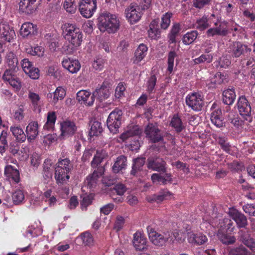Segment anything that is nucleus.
<instances>
[{
  "label": "nucleus",
  "mask_w": 255,
  "mask_h": 255,
  "mask_svg": "<svg viewBox=\"0 0 255 255\" xmlns=\"http://www.w3.org/2000/svg\"><path fill=\"white\" fill-rule=\"evenodd\" d=\"M147 231L151 242L158 247H165L167 244H173L175 241L182 243L185 238L182 231L176 230L172 232L168 231L157 232L151 226H148Z\"/></svg>",
  "instance_id": "f257e3e1"
},
{
  "label": "nucleus",
  "mask_w": 255,
  "mask_h": 255,
  "mask_svg": "<svg viewBox=\"0 0 255 255\" xmlns=\"http://www.w3.org/2000/svg\"><path fill=\"white\" fill-rule=\"evenodd\" d=\"M63 32L66 39L71 45L70 49H67L68 54L72 53L77 47L79 46L82 41V33L79 28L75 25L65 23L62 26Z\"/></svg>",
  "instance_id": "f03ea898"
},
{
  "label": "nucleus",
  "mask_w": 255,
  "mask_h": 255,
  "mask_svg": "<svg viewBox=\"0 0 255 255\" xmlns=\"http://www.w3.org/2000/svg\"><path fill=\"white\" fill-rule=\"evenodd\" d=\"M98 28L102 32L116 33L120 28V21L118 16L114 14L105 12L98 18Z\"/></svg>",
  "instance_id": "7ed1b4c3"
},
{
  "label": "nucleus",
  "mask_w": 255,
  "mask_h": 255,
  "mask_svg": "<svg viewBox=\"0 0 255 255\" xmlns=\"http://www.w3.org/2000/svg\"><path fill=\"white\" fill-rule=\"evenodd\" d=\"M122 115V111L119 109H115L109 115L107 120V125L111 132L116 133L118 132L121 124Z\"/></svg>",
  "instance_id": "20e7f679"
},
{
  "label": "nucleus",
  "mask_w": 255,
  "mask_h": 255,
  "mask_svg": "<svg viewBox=\"0 0 255 255\" xmlns=\"http://www.w3.org/2000/svg\"><path fill=\"white\" fill-rule=\"evenodd\" d=\"M97 9V0H81L79 3V10L85 18H90Z\"/></svg>",
  "instance_id": "39448f33"
},
{
  "label": "nucleus",
  "mask_w": 255,
  "mask_h": 255,
  "mask_svg": "<svg viewBox=\"0 0 255 255\" xmlns=\"http://www.w3.org/2000/svg\"><path fill=\"white\" fill-rule=\"evenodd\" d=\"M203 96L199 92L189 94L186 97L187 105L195 111H200L204 105Z\"/></svg>",
  "instance_id": "423d86ee"
},
{
  "label": "nucleus",
  "mask_w": 255,
  "mask_h": 255,
  "mask_svg": "<svg viewBox=\"0 0 255 255\" xmlns=\"http://www.w3.org/2000/svg\"><path fill=\"white\" fill-rule=\"evenodd\" d=\"M146 137L152 143H156L163 140V136L156 125L149 123L145 128Z\"/></svg>",
  "instance_id": "0eeeda50"
},
{
  "label": "nucleus",
  "mask_w": 255,
  "mask_h": 255,
  "mask_svg": "<svg viewBox=\"0 0 255 255\" xmlns=\"http://www.w3.org/2000/svg\"><path fill=\"white\" fill-rule=\"evenodd\" d=\"M237 108L240 114L247 121H252V108L248 100L245 96H241L238 99Z\"/></svg>",
  "instance_id": "6e6552de"
},
{
  "label": "nucleus",
  "mask_w": 255,
  "mask_h": 255,
  "mask_svg": "<svg viewBox=\"0 0 255 255\" xmlns=\"http://www.w3.org/2000/svg\"><path fill=\"white\" fill-rule=\"evenodd\" d=\"M15 37L14 30L7 22H0V45L5 41L10 42Z\"/></svg>",
  "instance_id": "1a4fd4ad"
},
{
  "label": "nucleus",
  "mask_w": 255,
  "mask_h": 255,
  "mask_svg": "<svg viewBox=\"0 0 255 255\" xmlns=\"http://www.w3.org/2000/svg\"><path fill=\"white\" fill-rule=\"evenodd\" d=\"M15 37L14 30L7 22H0V45L5 41L10 42Z\"/></svg>",
  "instance_id": "9d476101"
},
{
  "label": "nucleus",
  "mask_w": 255,
  "mask_h": 255,
  "mask_svg": "<svg viewBox=\"0 0 255 255\" xmlns=\"http://www.w3.org/2000/svg\"><path fill=\"white\" fill-rule=\"evenodd\" d=\"M147 167L154 171L165 173L166 172V163L159 156L150 157L147 159Z\"/></svg>",
  "instance_id": "9b49d317"
},
{
  "label": "nucleus",
  "mask_w": 255,
  "mask_h": 255,
  "mask_svg": "<svg viewBox=\"0 0 255 255\" xmlns=\"http://www.w3.org/2000/svg\"><path fill=\"white\" fill-rule=\"evenodd\" d=\"M21 66L23 71L29 77L33 79H37L39 78L40 75L39 69L33 67L28 59H23L21 62Z\"/></svg>",
  "instance_id": "f8f14e48"
},
{
  "label": "nucleus",
  "mask_w": 255,
  "mask_h": 255,
  "mask_svg": "<svg viewBox=\"0 0 255 255\" xmlns=\"http://www.w3.org/2000/svg\"><path fill=\"white\" fill-rule=\"evenodd\" d=\"M126 17L130 23L137 22L141 16L140 8L134 5H130L125 11Z\"/></svg>",
  "instance_id": "ddd939ff"
},
{
  "label": "nucleus",
  "mask_w": 255,
  "mask_h": 255,
  "mask_svg": "<svg viewBox=\"0 0 255 255\" xmlns=\"http://www.w3.org/2000/svg\"><path fill=\"white\" fill-rule=\"evenodd\" d=\"M61 136L63 138L73 135L77 130V127L74 122L66 120L60 124Z\"/></svg>",
  "instance_id": "4468645a"
},
{
  "label": "nucleus",
  "mask_w": 255,
  "mask_h": 255,
  "mask_svg": "<svg viewBox=\"0 0 255 255\" xmlns=\"http://www.w3.org/2000/svg\"><path fill=\"white\" fill-rule=\"evenodd\" d=\"M62 65L64 68L72 74L77 73L81 68L79 61L73 58H65L63 59Z\"/></svg>",
  "instance_id": "2eb2a0df"
},
{
  "label": "nucleus",
  "mask_w": 255,
  "mask_h": 255,
  "mask_svg": "<svg viewBox=\"0 0 255 255\" xmlns=\"http://www.w3.org/2000/svg\"><path fill=\"white\" fill-rule=\"evenodd\" d=\"M251 51V49L247 45L239 41L234 42L231 47V53L234 57H239Z\"/></svg>",
  "instance_id": "dca6fc26"
},
{
  "label": "nucleus",
  "mask_w": 255,
  "mask_h": 255,
  "mask_svg": "<svg viewBox=\"0 0 255 255\" xmlns=\"http://www.w3.org/2000/svg\"><path fill=\"white\" fill-rule=\"evenodd\" d=\"M77 101L87 106H91L95 101L94 92L92 94L87 90H80L77 93Z\"/></svg>",
  "instance_id": "f3484780"
},
{
  "label": "nucleus",
  "mask_w": 255,
  "mask_h": 255,
  "mask_svg": "<svg viewBox=\"0 0 255 255\" xmlns=\"http://www.w3.org/2000/svg\"><path fill=\"white\" fill-rule=\"evenodd\" d=\"M111 93L110 85L103 83L99 88L94 92V98H96L100 102L108 99Z\"/></svg>",
  "instance_id": "a211bd4d"
},
{
  "label": "nucleus",
  "mask_w": 255,
  "mask_h": 255,
  "mask_svg": "<svg viewBox=\"0 0 255 255\" xmlns=\"http://www.w3.org/2000/svg\"><path fill=\"white\" fill-rule=\"evenodd\" d=\"M132 244L137 251H143L147 247L146 238L139 232H136L133 234Z\"/></svg>",
  "instance_id": "6ab92c4d"
},
{
  "label": "nucleus",
  "mask_w": 255,
  "mask_h": 255,
  "mask_svg": "<svg viewBox=\"0 0 255 255\" xmlns=\"http://www.w3.org/2000/svg\"><path fill=\"white\" fill-rule=\"evenodd\" d=\"M229 215L236 222L239 228H244L247 225V219L246 216L237 210L230 209Z\"/></svg>",
  "instance_id": "aec40b11"
},
{
  "label": "nucleus",
  "mask_w": 255,
  "mask_h": 255,
  "mask_svg": "<svg viewBox=\"0 0 255 255\" xmlns=\"http://www.w3.org/2000/svg\"><path fill=\"white\" fill-rule=\"evenodd\" d=\"M14 72L10 70H5L3 75V79L8 83L16 90H19L21 87L19 80L14 75Z\"/></svg>",
  "instance_id": "412c9836"
},
{
  "label": "nucleus",
  "mask_w": 255,
  "mask_h": 255,
  "mask_svg": "<svg viewBox=\"0 0 255 255\" xmlns=\"http://www.w3.org/2000/svg\"><path fill=\"white\" fill-rule=\"evenodd\" d=\"M104 169L102 167L95 170L92 174L86 178L84 182L85 185L90 189L95 187L97 185L98 179L102 175Z\"/></svg>",
  "instance_id": "4be33fe9"
},
{
  "label": "nucleus",
  "mask_w": 255,
  "mask_h": 255,
  "mask_svg": "<svg viewBox=\"0 0 255 255\" xmlns=\"http://www.w3.org/2000/svg\"><path fill=\"white\" fill-rule=\"evenodd\" d=\"M239 234L242 242L255 253V240L251 237L249 231L246 229L242 230Z\"/></svg>",
  "instance_id": "5701e85b"
},
{
  "label": "nucleus",
  "mask_w": 255,
  "mask_h": 255,
  "mask_svg": "<svg viewBox=\"0 0 255 255\" xmlns=\"http://www.w3.org/2000/svg\"><path fill=\"white\" fill-rule=\"evenodd\" d=\"M37 0H20L19 5V9L23 12L30 13L37 8Z\"/></svg>",
  "instance_id": "b1692460"
},
{
  "label": "nucleus",
  "mask_w": 255,
  "mask_h": 255,
  "mask_svg": "<svg viewBox=\"0 0 255 255\" xmlns=\"http://www.w3.org/2000/svg\"><path fill=\"white\" fill-rule=\"evenodd\" d=\"M4 174L10 182L17 183L19 181V174L18 171L16 169H14L10 165H8L5 166Z\"/></svg>",
  "instance_id": "393cba45"
},
{
  "label": "nucleus",
  "mask_w": 255,
  "mask_h": 255,
  "mask_svg": "<svg viewBox=\"0 0 255 255\" xmlns=\"http://www.w3.org/2000/svg\"><path fill=\"white\" fill-rule=\"evenodd\" d=\"M163 173V175L158 173H153L151 177L152 182L154 183H161L164 185L166 184L167 182H172L171 174L166 172Z\"/></svg>",
  "instance_id": "a878e982"
},
{
  "label": "nucleus",
  "mask_w": 255,
  "mask_h": 255,
  "mask_svg": "<svg viewBox=\"0 0 255 255\" xmlns=\"http://www.w3.org/2000/svg\"><path fill=\"white\" fill-rule=\"evenodd\" d=\"M171 193L166 189L161 190L158 195L154 194L151 196L146 197V199L148 202L153 201L157 203L160 202L164 200L168 199L170 198Z\"/></svg>",
  "instance_id": "bb28decb"
},
{
  "label": "nucleus",
  "mask_w": 255,
  "mask_h": 255,
  "mask_svg": "<svg viewBox=\"0 0 255 255\" xmlns=\"http://www.w3.org/2000/svg\"><path fill=\"white\" fill-rule=\"evenodd\" d=\"M5 63L8 69L6 70H10L14 72L18 69V60L13 52L10 51L7 53L5 57Z\"/></svg>",
  "instance_id": "cd10ccee"
},
{
  "label": "nucleus",
  "mask_w": 255,
  "mask_h": 255,
  "mask_svg": "<svg viewBox=\"0 0 255 255\" xmlns=\"http://www.w3.org/2000/svg\"><path fill=\"white\" fill-rule=\"evenodd\" d=\"M188 242L194 245H202L207 242V238L202 233L195 234L192 232L188 234Z\"/></svg>",
  "instance_id": "c85d7f7f"
},
{
  "label": "nucleus",
  "mask_w": 255,
  "mask_h": 255,
  "mask_svg": "<svg viewBox=\"0 0 255 255\" xmlns=\"http://www.w3.org/2000/svg\"><path fill=\"white\" fill-rule=\"evenodd\" d=\"M71 172L57 167L55 168V178L58 184L66 183L70 178Z\"/></svg>",
  "instance_id": "c756f323"
},
{
  "label": "nucleus",
  "mask_w": 255,
  "mask_h": 255,
  "mask_svg": "<svg viewBox=\"0 0 255 255\" xmlns=\"http://www.w3.org/2000/svg\"><path fill=\"white\" fill-rule=\"evenodd\" d=\"M38 125L36 122H32L27 126L26 132L29 141H31L37 137L38 134Z\"/></svg>",
  "instance_id": "7c9ffc66"
},
{
  "label": "nucleus",
  "mask_w": 255,
  "mask_h": 255,
  "mask_svg": "<svg viewBox=\"0 0 255 255\" xmlns=\"http://www.w3.org/2000/svg\"><path fill=\"white\" fill-rule=\"evenodd\" d=\"M148 48L146 45L140 44L134 52L133 62L137 64L140 62L147 54Z\"/></svg>",
  "instance_id": "2f4dec72"
},
{
  "label": "nucleus",
  "mask_w": 255,
  "mask_h": 255,
  "mask_svg": "<svg viewBox=\"0 0 255 255\" xmlns=\"http://www.w3.org/2000/svg\"><path fill=\"white\" fill-rule=\"evenodd\" d=\"M225 77V76L221 73L218 72L206 81V85L209 88H215L218 85H220L224 82Z\"/></svg>",
  "instance_id": "473e14b6"
},
{
  "label": "nucleus",
  "mask_w": 255,
  "mask_h": 255,
  "mask_svg": "<svg viewBox=\"0 0 255 255\" xmlns=\"http://www.w3.org/2000/svg\"><path fill=\"white\" fill-rule=\"evenodd\" d=\"M36 26L30 22L23 23L20 28V34L23 37L34 35L36 33Z\"/></svg>",
  "instance_id": "72a5a7b5"
},
{
  "label": "nucleus",
  "mask_w": 255,
  "mask_h": 255,
  "mask_svg": "<svg viewBox=\"0 0 255 255\" xmlns=\"http://www.w3.org/2000/svg\"><path fill=\"white\" fill-rule=\"evenodd\" d=\"M211 121L217 128L223 126L224 122L222 118V111L220 109H217L214 111L211 114Z\"/></svg>",
  "instance_id": "f704fd0d"
},
{
  "label": "nucleus",
  "mask_w": 255,
  "mask_h": 255,
  "mask_svg": "<svg viewBox=\"0 0 255 255\" xmlns=\"http://www.w3.org/2000/svg\"><path fill=\"white\" fill-rule=\"evenodd\" d=\"M236 97V95L234 89H229L223 92V101L226 105H232L235 101Z\"/></svg>",
  "instance_id": "c9c22d12"
},
{
  "label": "nucleus",
  "mask_w": 255,
  "mask_h": 255,
  "mask_svg": "<svg viewBox=\"0 0 255 255\" xmlns=\"http://www.w3.org/2000/svg\"><path fill=\"white\" fill-rule=\"evenodd\" d=\"M127 166V158L124 155L119 156L112 167L114 173H118Z\"/></svg>",
  "instance_id": "e433bc0d"
},
{
  "label": "nucleus",
  "mask_w": 255,
  "mask_h": 255,
  "mask_svg": "<svg viewBox=\"0 0 255 255\" xmlns=\"http://www.w3.org/2000/svg\"><path fill=\"white\" fill-rule=\"evenodd\" d=\"M28 97L30 100L34 111L40 113L41 111L40 108V97L38 94L29 91L28 94Z\"/></svg>",
  "instance_id": "4c0bfd02"
},
{
  "label": "nucleus",
  "mask_w": 255,
  "mask_h": 255,
  "mask_svg": "<svg viewBox=\"0 0 255 255\" xmlns=\"http://www.w3.org/2000/svg\"><path fill=\"white\" fill-rule=\"evenodd\" d=\"M141 133V130L138 126H134L131 129L121 134L120 138L125 141L129 138L139 134Z\"/></svg>",
  "instance_id": "58836bf2"
},
{
  "label": "nucleus",
  "mask_w": 255,
  "mask_h": 255,
  "mask_svg": "<svg viewBox=\"0 0 255 255\" xmlns=\"http://www.w3.org/2000/svg\"><path fill=\"white\" fill-rule=\"evenodd\" d=\"M195 25L196 28L200 31L204 30L209 27L211 24L208 16L204 15L202 17L197 19Z\"/></svg>",
  "instance_id": "ea45409f"
},
{
  "label": "nucleus",
  "mask_w": 255,
  "mask_h": 255,
  "mask_svg": "<svg viewBox=\"0 0 255 255\" xmlns=\"http://www.w3.org/2000/svg\"><path fill=\"white\" fill-rule=\"evenodd\" d=\"M56 120L55 113L53 112H49L47 116V121L43 126L44 129L47 130H52L55 126Z\"/></svg>",
  "instance_id": "a19ab883"
},
{
  "label": "nucleus",
  "mask_w": 255,
  "mask_h": 255,
  "mask_svg": "<svg viewBox=\"0 0 255 255\" xmlns=\"http://www.w3.org/2000/svg\"><path fill=\"white\" fill-rule=\"evenodd\" d=\"M10 130L17 141L23 142L25 140L26 135L22 128L19 127H11Z\"/></svg>",
  "instance_id": "79ce46f5"
},
{
  "label": "nucleus",
  "mask_w": 255,
  "mask_h": 255,
  "mask_svg": "<svg viewBox=\"0 0 255 255\" xmlns=\"http://www.w3.org/2000/svg\"><path fill=\"white\" fill-rule=\"evenodd\" d=\"M215 27L218 33V36H224L229 33V29L226 21H221L215 23Z\"/></svg>",
  "instance_id": "37998d69"
},
{
  "label": "nucleus",
  "mask_w": 255,
  "mask_h": 255,
  "mask_svg": "<svg viewBox=\"0 0 255 255\" xmlns=\"http://www.w3.org/2000/svg\"><path fill=\"white\" fill-rule=\"evenodd\" d=\"M56 167L63 170H65L66 171L70 172H71L73 167L72 163L67 158L59 159L56 164Z\"/></svg>",
  "instance_id": "c03bdc74"
},
{
  "label": "nucleus",
  "mask_w": 255,
  "mask_h": 255,
  "mask_svg": "<svg viewBox=\"0 0 255 255\" xmlns=\"http://www.w3.org/2000/svg\"><path fill=\"white\" fill-rule=\"evenodd\" d=\"M157 21L153 20L149 25V29L148 30V36L152 39H156L160 36V31L157 28Z\"/></svg>",
  "instance_id": "a18cd8bd"
},
{
  "label": "nucleus",
  "mask_w": 255,
  "mask_h": 255,
  "mask_svg": "<svg viewBox=\"0 0 255 255\" xmlns=\"http://www.w3.org/2000/svg\"><path fill=\"white\" fill-rule=\"evenodd\" d=\"M12 199L14 204H19L22 202L24 199L23 189L20 187L15 190L12 195Z\"/></svg>",
  "instance_id": "49530a36"
},
{
  "label": "nucleus",
  "mask_w": 255,
  "mask_h": 255,
  "mask_svg": "<svg viewBox=\"0 0 255 255\" xmlns=\"http://www.w3.org/2000/svg\"><path fill=\"white\" fill-rule=\"evenodd\" d=\"M44 48L40 46H36L35 47H30L25 49V52L32 56H37L38 57H42L44 54Z\"/></svg>",
  "instance_id": "de8ad7c7"
},
{
  "label": "nucleus",
  "mask_w": 255,
  "mask_h": 255,
  "mask_svg": "<svg viewBox=\"0 0 255 255\" xmlns=\"http://www.w3.org/2000/svg\"><path fill=\"white\" fill-rule=\"evenodd\" d=\"M103 131L102 124L98 121H93L91 123L89 134L91 136H97Z\"/></svg>",
  "instance_id": "09e8293b"
},
{
  "label": "nucleus",
  "mask_w": 255,
  "mask_h": 255,
  "mask_svg": "<svg viewBox=\"0 0 255 255\" xmlns=\"http://www.w3.org/2000/svg\"><path fill=\"white\" fill-rule=\"evenodd\" d=\"M176 57L177 54L174 50L169 52L168 55L167 68V72L169 74H171L175 68V66L174 65V60Z\"/></svg>",
  "instance_id": "8fccbe9b"
},
{
  "label": "nucleus",
  "mask_w": 255,
  "mask_h": 255,
  "mask_svg": "<svg viewBox=\"0 0 255 255\" xmlns=\"http://www.w3.org/2000/svg\"><path fill=\"white\" fill-rule=\"evenodd\" d=\"M198 33L196 30L191 31L186 33L182 38V41L185 45L192 43L197 38Z\"/></svg>",
  "instance_id": "3c124183"
},
{
  "label": "nucleus",
  "mask_w": 255,
  "mask_h": 255,
  "mask_svg": "<svg viewBox=\"0 0 255 255\" xmlns=\"http://www.w3.org/2000/svg\"><path fill=\"white\" fill-rule=\"evenodd\" d=\"M145 158L144 157L137 158L133 160V164L132 165L131 174L135 175L138 171L142 169V166L145 163Z\"/></svg>",
  "instance_id": "603ef678"
},
{
  "label": "nucleus",
  "mask_w": 255,
  "mask_h": 255,
  "mask_svg": "<svg viewBox=\"0 0 255 255\" xmlns=\"http://www.w3.org/2000/svg\"><path fill=\"white\" fill-rule=\"evenodd\" d=\"M53 167L52 165L51 160L46 159L43 164V174L44 176L46 178H50L52 176Z\"/></svg>",
  "instance_id": "864d4df0"
},
{
  "label": "nucleus",
  "mask_w": 255,
  "mask_h": 255,
  "mask_svg": "<svg viewBox=\"0 0 255 255\" xmlns=\"http://www.w3.org/2000/svg\"><path fill=\"white\" fill-rule=\"evenodd\" d=\"M170 125L178 132L181 131L184 128L181 120L177 115H174L171 120Z\"/></svg>",
  "instance_id": "5fc2aeb1"
},
{
  "label": "nucleus",
  "mask_w": 255,
  "mask_h": 255,
  "mask_svg": "<svg viewBox=\"0 0 255 255\" xmlns=\"http://www.w3.org/2000/svg\"><path fill=\"white\" fill-rule=\"evenodd\" d=\"M106 153L104 150H98L96 154L94 156V157L91 162V166L93 168H96L99 164H100L103 159L105 157Z\"/></svg>",
  "instance_id": "6e6d98bb"
},
{
  "label": "nucleus",
  "mask_w": 255,
  "mask_h": 255,
  "mask_svg": "<svg viewBox=\"0 0 255 255\" xmlns=\"http://www.w3.org/2000/svg\"><path fill=\"white\" fill-rule=\"evenodd\" d=\"M217 236L218 239L224 244H232L236 241V239L234 236H228L221 231L218 232Z\"/></svg>",
  "instance_id": "4d7b16f0"
},
{
  "label": "nucleus",
  "mask_w": 255,
  "mask_h": 255,
  "mask_svg": "<svg viewBox=\"0 0 255 255\" xmlns=\"http://www.w3.org/2000/svg\"><path fill=\"white\" fill-rule=\"evenodd\" d=\"M53 98L52 102L56 104L58 100L63 99L66 95L65 89L62 87H57L55 91L53 92Z\"/></svg>",
  "instance_id": "13d9d810"
},
{
  "label": "nucleus",
  "mask_w": 255,
  "mask_h": 255,
  "mask_svg": "<svg viewBox=\"0 0 255 255\" xmlns=\"http://www.w3.org/2000/svg\"><path fill=\"white\" fill-rule=\"evenodd\" d=\"M63 7L66 11L69 13H74L76 11L77 6L75 0H65Z\"/></svg>",
  "instance_id": "bf43d9fd"
},
{
  "label": "nucleus",
  "mask_w": 255,
  "mask_h": 255,
  "mask_svg": "<svg viewBox=\"0 0 255 255\" xmlns=\"http://www.w3.org/2000/svg\"><path fill=\"white\" fill-rule=\"evenodd\" d=\"M46 39L48 40V46L51 51H54L58 46L57 39L55 36L48 33L45 35Z\"/></svg>",
  "instance_id": "052dcab7"
},
{
  "label": "nucleus",
  "mask_w": 255,
  "mask_h": 255,
  "mask_svg": "<svg viewBox=\"0 0 255 255\" xmlns=\"http://www.w3.org/2000/svg\"><path fill=\"white\" fill-rule=\"evenodd\" d=\"M7 133L6 131H2L0 135V153L2 154L5 151V147L7 145Z\"/></svg>",
  "instance_id": "680f3d73"
},
{
  "label": "nucleus",
  "mask_w": 255,
  "mask_h": 255,
  "mask_svg": "<svg viewBox=\"0 0 255 255\" xmlns=\"http://www.w3.org/2000/svg\"><path fill=\"white\" fill-rule=\"evenodd\" d=\"M172 16V13L166 12L163 15L162 17V22L160 24L161 28L163 29H167L170 23V18Z\"/></svg>",
  "instance_id": "e2e57ef3"
},
{
  "label": "nucleus",
  "mask_w": 255,
  "mask_h": 255,
  "mask_svg": "<svg viewBox=\"0 0 255 255\" xmlns=\"http://www.w3.org/2000/svg\"><path fill=\"white\" fill-rule=\"evenodd\" d=\"M218 143L225 151L228 153H231V145L227 141L226 138L220 137L218 139Z\"/></svg>",
  "instance_id": "0e129e2a"
},
{
  "label": "nucleus",
  "mask_w": 255,
  "mask_h": 255,
  "mask_svg": "<svg viewBox=\"0 0 255 255\" xmlns=\"http://www.w3.org/2000/svg\"><path fill=\"white\" fill-rule=\"evenodd\" d=\"M213 60V56L211 54H202L198 58L194 59V62L196 64H199L205 62L208 63H211Z\"/></svg>",
  "instance_id": "69168bd1"
},
{
  "label": "nucleus",
  "mask_w": 255,
  "mask_h": 255,
  "mask_svg": "<svg viewBox=\"0 0 255 255\" xmlns=\"http://www.w3.org/2000/svg\"><path fill=\"white\" fill-rule=\"evenodd\" d=\"M8 150L14 156H20L19 152V144L17 142H11L9 144Z\"/></svg>",
  "instance_id": "338daca9"
},
{
  "label": "nucleus",
  "mask_w": 255,
  "mask_h": 255,
  "mask_svg": "<svg viewBox=\"0 0 255 255\" xmlns=\"http://www.w3.org/2000/svg\"><path fill=\"white\" fill-rule=\"evenodd\" d=\"M104 62L103 58L97 57L92 63V66L96 70H101L104 67Z\"/></svg>",
  "instance_id": "774afa93"
}]
</instances>
